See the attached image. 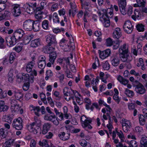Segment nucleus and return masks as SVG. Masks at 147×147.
<instances>
[{
    "label": "nucleus",
    "instance_id": "59",
    "mask_svg": "<svg viewBox=\"0 0 147 147\" xmlns=\"http://www.w3.org/2000/svg\"><path fill=\"white\" fill-rule=\"evenodd\" d=\"M4 129L2 128L0 129V137L3 139L6 137V135L5 134Z\"/></svg>",
    "mask_w": 147,
    "mask_h": 147
},
{
    "label": "nucleus",
    "instance_id": "8",
    "mask_svg": "<svg viewBox=\"0 0 147 147\" xmlns=\"http://www.w3.org/2000/svg\"><path fill=\"white\" fill-rule=\"evenodd\" d=\"M34 22V21L31 20L29 19L26 20L24 22L23 25V28L27 31L32 30L33 23Z\"/></svg>",
    "mask_w": 147,
    "mask_h": 147
},
{
    "label": "nucleus",
    "instance_id": "51",
    "mask_svg": "<svg viewBox=\"0 0 147 147\" xmlns=\"http://www.w3.org/2000/svg\"><path fill=\"white\" fill-rule=\"evenodd\" d=\"M53 95L57 98L56 99L58 100H60L61 98L59 92L57 91H55L53 93Z\"/></svg>",
    "mask_w": 147,
    "mask_h": 147
},
{
    "label": "nucleus",
    "instance_id": "38",
    "mask_svg": "<svg viewBox=\"0 0 147 147\" xmlns=\"http://www.w3.org/2000/svg\"><path fill=\"white\" fill-rule=\"evenodd\" d=\"M30 107L32 108V109H31V111L33 110L35 114L38 116H39V112L40 111V107H34L32 105H30Z\"/></svg>",
    "mask_w": 147,
    "mask_h": 147
},
{
    "label": "nucleus",
    "instance_id": "18",
    "mask_svg": "<svg viewBox=\"0 0 147 147\" xmlns=\"http://www.w3.org/2000/svg\"><path fill=\"white\" fill-rule=\"evenodd\" d=\"M37 125L35 124V123L33 122L27 126L28 129L30 132L36 134L37 133V130L36 128L37 127Z\"/></svg>",
    "mask_w": 147,
    "mask_h": 147
},
{
    "label": "nucleus",
    "instance_id": "64",
    "mask_svg": "<svg viewBox=\"0 0 147 147\" xmlns=\"http://www.w3.org/2000/svg\"><path fill=\"white\" fill-rule=\"evenodd\" d=\"M15 96L16 99L17 100H19L23 96L22 94L20 92H18L15 93Z\"/></svg>",
    "mask_w": 147,
    "mask_h": 147
},
{
    "label": "nucleus",
    "instance_id": "61",
    "mask_svg": "<svg viewBox=\"0 0 147 147\" xmlns=\"http://www.w3.org/2000/svg\"><path fill=\"white\" fill-rule=\"evenodd\" d=\"M113 99L115 101L117 104H119L121 100V99L119 97L118 95L114 94L113 96Z\"/></svg>",
    "mask_w": 147,
    "mask_h": 147
},
{
    "label": "nucleus",
    "instance_id": "9",
    "mask_svg": "<svg viewBox=\"0 0 147 147\" xmlns=\"http://www.w3.org/2000/svg\"><path fill=\"white\" fill-rule=\"evenodd\" d=\"M59 45L61 48L65 51H69L71 47L67 43V41L63 39L59 42Z\"/></svg>",
    "mask_w": 147,
    "mask_h": 147
},
{
    "label": "nucleus",
    "instance_id": "44",
    "mask_svg": "<svg viewBox=\"0 0 147 147\" xmlns=\"http://www.w3.org/2000/svg\"><path fill=\"white\" fill-rule=\"evenodd\" d=\"M141 144L144 147H147V137L145 136H143L140 141Z\"/></svg>",
    "mask_w": 147,
    "mask_h": 147
},
{
    "label": "nucleus",
    "instance_id": "40",
    "mask_svg": "<svg viewBox=\"0 0 147 147\" xmlns=\"http://www.w3.org/2000/svg\"><path fill=\"white\" fill-rule=\"evenodd\" d=\"M55 118L56 116L54 114L51 115L49 114H46L44 117L45 120L49 121H52L53 120L55 119Z\"/></svg>",
    "mask_w": 147,
    "mask_h": 147
},
{
    "label": "nucleus",
    "instance_id": "1",
    "mask_svg": "<svg viewBox=\"0 0 147 147\" xmlns=\"http://www.w3.org/2000/svg\"><path fill=\"white\" fill-rule=\"evenodd\" d=\"M63 92L64 96L67 97H65V99L67 101H69L71 99L73 101H74V97L75 96L76 93L77 94H78L80 96H81L80 94H79L76 91L69 89L66 87L64 88Z\"/></svg>",
    "mask_w": 147,
    "mask_h": 147
},
{
    "label": "nucleus",
    "instance_id": "41",
    "mask_svg": "<svg viewBox=\"0 0 147 147\" xmlns=\"http://www.w3.org/2000/svg\"><path fill=\"white\" fill-rule=\"evenodd\" d=\"M80 144L82 146L84 147H91L90 144L87 142L86 140L84 139H82L80 142Z\"/></svg>",
    "mask_w": 147,
    "mask_h": 147
},
{
    "label": "nucleus",
    "instance_id": "16",
    "mask_svg": "<svg viewBox=\"0 0 147 147\" xmlns=\"http://www.w3.org/2000/svg\"><path fill=\"white\" fill-rule=\"evenodd\" d=\"M135 91L137 93L140 94H144L146 92L145 87L142 84H140L136 87Z\"/></svg>",
    "mask_w": 147,
    "mask_h": 147
},
{
    "label": "nucleus",
    "instance_id": "49",
    "mask_svg": "<svg viewBox=\"0 0 147 147\" xmlns=\"http://www.w3.org/2000/svg\"><path fill=\"white\" fill-rule=\"evenodd\" d=\"M43 13V12L41 11L36 12L35 15V18L37 20L41 19L43 18V16L42 15Z\"/></svg>",
    "mask_w": 147,
    "mask_h": 147
},
{
    "label": "nucleus",
    "instance_id": "57",
    "mask_svg": "<svg viewBox=\"0 0 147 147\" xmlns=\"http://www.w3.org/2000/svg\"><path fill=\"white\" fill-rule=\"evenodd\" d=\"M114 41H113V40L110 38H109L106 39V43L107 46H111L113 45Z\"/></svg>",
    "mask_w": 147,
    "mask_h": 147
},
{
    "label": "nucleus",
    "instance_id": "58",
    "mask_svg": "<svg viewBox=\"0 0 147 147\" xmlns=\"http://www.w3.org/2000/svg\"><path fill=\"white\" fill-rule=\"evenodd\" d=\"M20 107L19 104L15 105L13 107H11V109L12 111H14L15 112H17L18 111Z\"/></svg>",
    "mask_w": 147,
    "mask_h": 147
},
{
    "label": "nucleus",
    "instance_id": "31",
    "mask_svg": "<svg viewBox=\"0 0 147 147\" xmlns=\"http://www.w3.org/2000/svg\"><path fill=\"white\" fill-rule=\"evenodd\" d=\"M117 80L121 84L124 85H127L129 82L128 80L124 78L120 75L118 76Z\"/></svg>",
    "mask_w": 147,
    "mask_h": 147
},
{
    "label": "nucleus",
    "instance_id": "13",
    "mask_svg": "<svg viewBox=\"0 0 147 147\" xmlns=\"http://www.w3.org/2000/svg\"><path fill=\"white\" fill-rule=\"evenodd\" d=\"M111 64L115 67L118 65L120 63L118 56L116 55H113L111 58Z\"/></svg>",
    "mask_w": 147,
    "mask_h": 147
},
{
    "label": "nucleus",
    "instance_id": "4",
    "mask_svg": "<svg viewBox=\"0 0 147 147\" xmlns=\"http://www.w3.org/2000/svg\"><path fill=\"white\" fill-rule=\"evenodd\" d=\"M46 41L48 45H56L57 44L55 36L52 34H49L46 36Z\"/></svg>",
    "mask_w": 147,
    "mask_h": 147
},
{
    "label": "nucleus",
    "instance_id": "46",
    "mask_svg": "<svg viewBox=\"0 0 147 147\" xmlns=\"http://www.w3.org/2000/svg\"><path fill=\"white\" fill-rule=\"evenodd\" d=\"M38 144L40 146L42 147H48L49 146L47 140L45 139L39 141Z\"/></svg>",
    "mask_w": 147,
    "mask_h": 147
},
{
    "label": "nucleus",
    "instance_id": "54",
    "mask_svg": "<svg viewBox=\"0 0 147 147\" xmlns=\"http://www.w3.org/2000/svg\"><path fill=\"white\" fill-rule=\"evenodd\" d=\"M139 62L140 64V66H141L142 69L143 71L145 70L146 68L144 63L143 59L141 58H140L139 60Z\"/></svg>",
    "mask_w": 147,
    "mask_h": 147
},
{
    "label": "nucleus",
    "instance_id": "6",
    "mask_svg": "<svg viewBox=\"0 0 147 147\" xmlns=\"http://www.w3.org/2000/svg\"><path fill=\"white\" fill-rule=\"evenodd\" d=\"M133 28L131 23L128 20L126 21L123 25L124 31L128 34H130L132 32Z\"/></svg>",
    "mask_w": 147,
    "mask_h": 147
},
{
    "label": "nucleus",
    "instance_id": "14",
    "mask_svg": "<svg viewBox=\"0 0 147 147\" xmlns=\"http://www.w3.org/2000/svg\"><path fill=\"white\" fill-rule=\"evenodd\" d=\"M122 36V34L120 28H116L113 33V38L116 39L117 40L119 39V38Z\"/></svg>",
    "mask_w": 147,
    "mask_h": 147
},
{
    "label": "nucleus",
    "instance_id": "47",
    "mask_svg": "<svg viewBox=\"0 0 147 147\" xmlns=\"http://www.w3.org/2000/svg\"><path fill=\"white\" fill-rule=\"evenodd\" d=\"M65 132H61L58 134V136L62 140L65 141L68 140L69 139L68 136H67L66 137L65 136Z\"/></svg>",
    "mask_w": 147,
    "mask_h": 147
},
{
    "label": "nucleus",
    "instance_id": "43",
    "mask_svg": "<svg viewBox=\"0 0 147 147\" xmlns=\"http://www.w3.org/2000/svg\"><path fill=\"white\" fill-rule=\"evenodd\" d=\"M14 140L13 139H10L6 141L4 144L3 147H11L13 143Z\"/></svg>",
    "mask_w": 147,
    "mask_h": 147
},
{
    "label": "nucleus",
    "instance_id": "12",
    "mask_svg": "<svg viewBox=\"0 0 147 147\" xmlns=\"http://www.w3.org/2000/svg\"><path fill=\"white\" fill-rule=\"evenodd\" d=\"M111 52V50L109 49H106L102 51L100 50L98 51L100 57L102 59H104L108 57L110 55Z\"/></svg>",
    "mask_w": 147,
    "mask_h": 147
},
{
    "label": "nucleus",
    "instance_id": "39",
    "mask_svg": "<svg viewBox=\"0 0 147 147\" xmlns=\"http://www.w3.org/2000/svg\"><path fill=\"white\" fill-rule=\"evenodd\" d=\"M3 119L5 120V121L9 123H11L13 118L10 114L5 115L3 116Z\"/></svg>",
    "mask_w": 147,
    "mask_h": 147
},
{
    "label": "nucleus",
    "instance_id": "7",
    "mask_svg": "<svg viewBox=\"0 0 147 147\" xmlns=\"http://www.w3.org/2000/svg\"><path fill=\"white\" fill-rule=\"evenodd\" d=\"M122 127L123 131L127 133L129 130L131 124L130 121L128 120L123 119L122 120Z\"/></svg>",
    "mask_w": 147,
    "mask_h": 147
},
{
    "label": "nucleus",
    "instance_id": "23",
    "mask_svg": "<svg viewBox=\"0 0 147 147\" xmlns=\"http://www.w3.org/2000/svg\"><path fill=\"white\" fill-rule=\"evenodd\" d=\"M8 108V106L5 105L4 101L0 100V112L7 111Z\"/></svg>",
    "mask_w": 147,
    "mask_h": 147
},
{
    "label": "nucleus",
    "instance_id": "63",
    "mask_svg": "<svg viewBox=\"0 0 147 147\" xmlns=\"http://www.w3.org/2000/svg\"><path fill=\"white\" fill-rule=\"evenodd\" d=\"M98 103L99 105H101L102 104H103V105L109 108V109H110V107L109 105H107V104L104 102L103 100L101 99H99L98 100Z\"/></svg>",
    "mask_w": 147,
    "mask_h": 147
},
{
    "label": "nucleus",
    "instance_id": "48",
    "mask_svg": "<svg viewBox=\"0 0 147 147\" xmlns=\"http://www.w3.org/2000/svg\"><path fill=\"white\" fill-rule=\"evenodd\" d=\"M53 22L55 23H59L60 22L59 18L57 13L55 12L53 13Z\"/></svg>",
    "mask_w": 147,
    "mask_h": 147
},
{
    "label": "nucleus",
    "instance_id": "34",
    "mask_svg": "<svg viewBox=\"0 0 147 147\" xmlns=\"http://www.w3.org/2000/svg\"><path fill=\"white\" fill-rule=\"evenodd\" d=\"M35 32H37L39 31L40 30L39 24L38 23L37 21H34L33 23L32 29Z\"/></svg>",
    "mask_w": 147,
    "mask_h": 147
},
{
    "label": "nucleus",
    "instance_id": "11",
    "mask_svg": "<svg viewBox=\"0 0 147 147\" xmlns=\"http://www.w3.org/2000/svg\"><path fill=\"white\" fill-rule=\"evenodd\" d=\"M50 45H47L44 47L43 49V51L45 53L50 54L55 51V46Z\"/></svg>",
    "mask_w": 147,
    "mask_h": 147
},
{
    "label": "nucleus",
    "instance_id": "33",
    "mask_svg": "<svg viewBox=\"0 0 147 147\" xmlns=\"http://www.w3.org/2000/svg\"><path fill=\"white\" fill-rule=\"evenodd\" d=\"M51 125L49 123H45L43 125V129L42 130V133L45 134L47 133L48 130L49 129Z\"/></svg>",
    "mask_w": 147,
    "mask_h": 147
},
{
    "label": "nucleus",
    "instance_id": "5",
    "mask_svg": "<svg viewBox=\"0 0 147 147\" xmlns=\"http://www.w3.org/2000/svg\"><path fill=\"white\" fill-rule=\"evenodd\" d=\"M118 3L121 12L123 15H125L127 13L125 9L126 5V0H118Z\"/></svg>",
    "mask_w": 147,
    "mask_h": 147
},
{
    "label": "nucleus",
    "instance_id": "32",
    "mask_svg": "<svg viewBox=\"0 0 147 147\" xmlns=\"http://www.w3.org/2000/svg\"><path fill=\"white\" fill-rule=\"evenodd\" d=\"M134 131L138 136H140L143 134L144 131L142 127L138 126L135 127Z\"/></svg>",
    "mask_w": 147,
    "mask_h": 147
},
{
    "label": "nucleus",
    "instance_id": "3",
    "mask_svg": "<svg viewBox=\"0 0 147 147\" xmlns=\"http://www.w3.org/2000/svg\"><path fill=\"white\" fill-rule=\"evenodd\" d=\"M22 120L20 117L13 120L12 123L13 127L17 130H21L23 128Z\"/></svg>",
    "mask_w": 147,
    "mask_h": 147
},
{
    "label": "nucleus",
    "instance_id": "37",
    "mask_svg": "<svg viewBox=\"0 0 147 147\" xmlns=\"http://www.w3.org/2000/svg\"><path fill=\"white\" fill-rule=\"evenodd\" d=\"M139 122L141 126H143L145 124L146 120L144 116L142 114L139 115Z\"/></svg>",
    "mask_w": 147,
    "mask_h": 147
},
{
    "label": "nucleus",
    "instance_id": "55",
    "mask_svg": "<svg viewBox=\"0 0 147 147\" xmlns=\"http://www.w3.org/2000/svg\"><path fill=\"white\" fill-rule=\"evenodd\" d=\"M57 76L60 82H62L64 78V74L63 73L59 72L57 74Z\"/></svg>",
    "mask_w": 147,
    "mask_h": 147
},
{
    "label": "nucleus",
    "instance_id": "35",
    "mask_svg": "<svg viewBox=\"0 0 147 147\" xmlns=\"http://www.w3.org/2000/svg\"><path fill=\"white\" fill-rule=\"evenodd\" d=\"M122 42V40L120 39L116 40L114 41V42L112 45L113 49L114 50L117 49L119 47L120 43Z\"/></svg>",
    "mask_w": 147,
    "mask_h": 147
},
{
    "label": "nucleus",
    "instance_id": "29",
    "mask_svg": "<svg viewBox=\"0 0 147 147\" xmlns=\"http://www.w3.org/2000/svg\"><path fill=\"white\" fill-rule=\"evenodd\" d=\"M34 36L32 34L25 36L23 40V42L25 45L29 43L30 41L33 38Z\"/></svg>",
    "mask_w": 147,
    "mask_h": 147
},
{
    "label": "nucleus",
    "instance_id": "17",
    "mask_svg": "<svg viewBox=\"0 0 147 147\" xmlns=\"http://www.w3.org/2000/svg\"><path fill=\"white\" fill-rule=\"evenodd\" d=\"M121 60L123 62L127 61H131L132 60V57L129 56L128 53L119 54Z\"/></svg>",
    "mask_w": 147,
    "mask_h": 147
},
{
    "label": "nucleus",
    "instance_id": "52",
    "mask_svg": "<svg viewBox=\"0 0 147 147\" xmlns=\"http://www.w3.org/2000/svg\"><path fill=\"white\" fill-rule=\"evenodd\" d=\"M38 67L41 69H44L46 65V61H38Z\"/></svg>",
    "mask_w": 147,
    "mask_h": 147
},
{
    "label": "nucleus",
    "instance_id": "19",
    "mask_svg": "<svg viewBox=\"0 0 147 147\" xmlns=\"http://www.w3.org/2000/svg\"><path fill=\"white\" fill-rule=\"evenodd\" d=\"M136 1L137 3L133 5L135 7H144L146 4V0H136Z\"/></svg>",
    "mask_w": 147,
    "mask_h": 147
},
{
    "label": "nucleus",
    "instance_id": "62",
    "mask_svg": "<svg viewBox=\"0 0 147 147\" xmlns=\"http://www.w3.org/2000/svg\"><path fill=\"white\" fill-rule=\"evenodd\" d=\"M30 83L29 82H27L24 84L23 86V89L25 91L27 90L29 88Z\"/></svg>",
    "mask_w": 147,
    "mask_h": 147
},
{
    "label": "nucleus",
    "instance_id": "28",
    "mask_svg": "<svg viewBox=\"0 0 147 147\" xmlns=\"http://www.w3.org/2000/svg\"><path fill=\"white\" fill-rule=\"evenodd\" d=\"M35 64V62L34 61H31L27 64L26 67V71L27 72L30 73L31 72Z\"/></svg>",
    "mask_w": 147,
    "mask_h": 147
},
{
    "label": "nucleus",
    "instance_id": "45",
    "mask_svg": "<svg viewBox=\"0 0 147 147\" xmlns=\"http://www.w3.org/2000/svg\"><path fill=\"white\" fill-rule=\"evenodd\" d=\"M125 93L128 97L131 98L133 97L134 95V92L133 91L130 90L127 88L125 89Z\"/></svg>",
    "mask_w": 147,
    "mask_h": 147
},
{
    "label": "nucleus",
    "instance_id": "26",
    "mask_svg": "<svg viewBox=\"0 0 147 147\" xmlns=\"http://www.w3.org/2000/svg\"><path fill=\"white\" fill-rule=\"evenodd\" d=\"M24 8L26 11L29 13H32L35 11V9L32 6L30 5L26 4L24 6Z\"/></svg>",
    "mask_w": 147,
    "mask_h": 147
},
{
    "label": "nucleus",
    "instance_id": "10",
    "mask_svg": "<svg viewBox=\"0 0 147 147\" xmlns=\"http://www.w3.org/2000/svg\"><path fill=\"white\" fill-rule=\"evenodd\" d=\"M17 40L13 36H9L5 38V41L7 45L9 47H12L16 43Z\"/></svg>",
    "mask_w": 147,
    "mask_h": 147
},
{
    "label": "nucleus",
    "instance_id": "53",
    "mask_svg": "<svg viewBox=\"0 0 147 147\" xmlns=\"http://www.w3.org/2000/svg\"><path fill=\"white\" fill-rule=\"evenodd\" d=\"M137 30L139 32H143L144 30V26L142 24H139L136 26Z\"/></svg>",
    "mask_w": 147,
    "mask_h": 147
},
{
    "label": "nucleus",
    "instance_id": "30",
    "mask_svg": "<svg viewBox=\"0 0 147 147\" xmlns=\"http://www.w3.org/2000/svg\"><path fill=\"white\" fill-rule=\"evenodd\" d=\"M57 55L55 51L50 53L49 55V61L53 64L57 57Z\"/></svg>",
    "mask_w": 147,
    "mask_h": 147
},
{
    "label": "nucleus",
    "instance_id": "22",
    "mask_svg": "<svg viewBox=\"0 0 147 147\" xmlns=\"http://www.w3.org/2000/svg\"><path fill=\"white\" fill-rule=\"evenodd\" d=\"M11 15V13L8 11H5L4 13H0V21L4 19L9 18Z\"/></svg>",
    "mask_w": 147,
    "mask_h": 147
},
{
    "label": "nucleus",
    "instance_id": "2",
    "mask_svg": "<svg viewBox=\"0 0 147 147\" xmlns=\"http://www.w3.org/2000/svg\"><path fill=\"white\" fill-rule=\"evenodd\" d=\"M80 121L82 126L86 129H91L92 128V126L90 124L91 123L92 120L88 119L85 115L81 116Z\"/></svg>",
    "mask_w": 147,
    "mask_h": 147
},
{
    "label": "nucleus",
    "instance_id": "15",
    "mask_svg": "<svg viewBox=\"0 0 147 147\" xmlns=\"http://www.w3.org/2000/svg\"><path fill=\"white\" fill-rule=\"evenodd\" d=\"M24 34V31L21 29L16 30L13 33V35L17 40L20 39Z\"/></svg>",
    "mask_w": 147,
    "mask_h": 147
},
{
    "label": "nucleus",
    "instance_id": "50",
    "mask_svg": "<svg viewBox=\"0 0 147 147\" xmlns=\"http://www.w3.org/2000/svg\"><path fill=\"white\" fill-rule=\"evenodd\" d=\"M49 22L47 20H44L42 22V28L45 30H47L49 27Z\"/></svg>",
    "mask_w": 147,
    "mask_h": 147
},
{
    "label": "nucleus",
    "instance_id": "42",
    "mask_svg": "<svg viewBox=\"0 0 147 147\" xmlns=\"http://www.w3.org/2000/svg\"><path fill=\"white\" fill-rule=\"evenodd\" d=\"M134 14L131 16L132 18L134 20H136V19H139L141 18V14L138 11L135 10Z\"/></svg>",
    "mask_w": 147,
    "mask_h": 147
},
{
    "label": "nucleus",
    "instance_id": "56",
    "mask_svg": "<svg viewBox=\"0 0 147 147\" xmlns=\"http://www.w3.org/2000/svg\"><path fill=\"white\" fill-rule=\"evenodd\" d=\"M80 89L82 93H83L84 95H87L88 96H90V92L89 91L86 89H84L82 88H81Z\"/></svg>",
    "mask_w": 147,
    "mask_h": 147
},
{
    "label": "nucleus",
    "instance_id": "60",
    "mask_svg": "<svg viewBox=\"0 0 147 147\" xmlns=\"http://www.w3.org/2000/svg\"><path fill=\"white\" fill-rule=\"evenodd\" d=\"M103 67L105 70H108L110 68V65L107 61H106L103 65Z\"/></svg>",
    "mask_w": 147,
    "mask_h": 147
},
{
    "label": "nucleus",
    "instance_id": "25",
    "mask_svg": "<svg viewBox=\"0 0 147 147\" xmlns=\"http://www.w3.org/2000/svg\"><path fill=\"white\" fill-rule=\"evenodd\" d=\"M23 79L26 82H29L32 83L34 82V77L32 76L30 78L28 74H22Z\"/></svg>",
    "mask_w": 147,
    "mask_h": 147
},
{
    "label": "nucleus",
    "instance_id": "20",
    "mask_svg": "<svg viewBox=\"0 0 147 147\" xmlns=\"http://www.w3.org/2000/svg\"><path fill=\"white\" fill-rule=\"evenodd\" d=\"M13 15L15 17L19 16L21 13L20 6L18 5H15L13 8Z\"/></svg>",
    "mask_w": 147,
    "mask_h": 147
},
{
    "label": "nucleus",
    "instance_id": "24",
    "mask_svg": "<svg viewBox=\"0 0 147 147\" xmlns=\"http://www.w3.org/2000/svg\"><path fill=\"white\" fill-rule=\"evenodd\" d=\"M128 48L126 46V44H124L123 45L120 47L119 49V54L128 53Z\"/></svg>",
    "mask_w": 147,
    "mask_h": 147
},
{
    "label": "nucleus",
    "instance_id": "36",
    "mask_svg": "<svg viewBox=\"0 0 147 147\" xmlns=\"http://www.w3.org/2000/svg\"><path fill=\"white\" fill-rule=\"evenodd\" d=\"M117 128H116L115 129L117 135L121 139V142H124L125 139L124 135L121 130H119V131L117 130Z\"/></svg>",
    "mask_w": 147,
    "mask_h": 147
},
{
    "label": "nucleus",
    "instance_id": "21",
    "mask_svg": "<svg viewBox=\"0 0 147 147\" xmlns=\"http://www.w3.org/2000/svg\"><path fill=\"white\" fill-rule=\"evenodd\" d=\"M100 20L103 23L105 27H108L110 26V22L108 18L104 17L103 15L100 18Z\"/></svg>",
    "mask_w": 147,
    "mask_h": 147
},
{
    "label": "nucleus",
    "instance_id": "27",
    "mask_svg": "<svg viewBox=\"0 0 147 147\" xmlns=\"http://www.w3.org/2000/svg\"><path fill=\"white\" fill-rule=\"evenodd\" d=\"M40 41L39 39H35L31 42L30 47H36L40 45Z\"/></svg>",
    "mask_w": 147,
    "mask_h": 147
}]
</instances>
